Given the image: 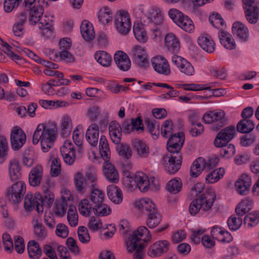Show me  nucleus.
Instances as JSON below:
<instances>
[{
  "instance_id": "nucleus-48",
  "label": "nucleus",
  "mask_w": 259,
  "mask_h": 259,
  "mask_svg": "<svg viewBox=\"0 0 259 259\" xmlns=\"http://www.w3.org/2000/svg\"><path fill=\"white\" fill-rule=\"evenodd\" d=\"M182 182L179 178H174L170 180L166 185V189L171 194L178 193L182 189Z\"/></svg>"
},
{
  "instance_id": "nucleus-49",
  "label": "nucleus",
  "mask_w": 259,
  "mask_h": 259,
  "mask_svg": "<svg viewBox=\"0 0 259 259\" xmlns=\"http://www.w3.org/2000/svg\"><path fill=\"white\" fill-rule=\"evenodd\" d=\"M145 122L147 128L153 136L154 139H157L159 135V124L154 119L146 118Z\"/></svg>"
},
{
  "instance_id": "nucleus-53",
  "label": "nucleus",
  "mask_w": 259,
  "mask_h": 259,
  "mask_svg": "<svg viewBox=\"0 0 259 259\" xmlns=\"http://www.w3.org/2000/svg\"><path fill=\"white\" fill-rule=\"evenodd\" d=\"M98 18L102 24H106L110 22L112 19V13L110 9L108 7L101 9L99 13Z\"/></svg>"
},
{
  "instance_id": "nucleus-4",
  "label": "nucleus",
  "mask_w": 259,
  "mask_h": 259,
  "mask_svg": "<svg viewBox=\"0 0 259 259\" xmlns=\"http://www.w3.org/2000/svg\"><path fill=\"white\" fill-rule=\"evenodd\" d=\"M215 198L214 194L208 193L202 194L191 202L189 207L190 213L195 215L199 212L202 214L207 212L212 207Z\"/></svg>"
},
{
  "instance_id": "nucleus-61",
  "label": "nucleus",
  "mask_w": 259,
  "mask_h": 259,
  "mask_svg": "<svg viewBox=\"0 0 259 259\" xmlns=\"http://www.w3.org/2000/svg\"><path fill=\"white\" fill-rule=\"evenodd\" d=\"M33 224L34 232L36 236L40 239L44 238L47 235V232L42 224L39 223L37 220H34Z\"/></svg>"
},
{
  "instance_id": "nucleus-46",
  "label": "nucleus",
  "mask_w": 259,
  "mask_h": 259,
  "mask_svg": "<svg viewBox=\"0 0 259 259\" xmlns=\"http://www.w3.org/2000/svg\"><path fill=\"white\" fill-rule=\"evenodd\" d=\"M147 215L148 216L147 225L150 228L156 227L161 222V215L157 209L147 214Z\"/></svg>"
},
{
  "instance_id": "nucleus-23",
  "label": "nucleus",
  "mask_w": 259,
  "mask_h": 259,
  "mask_svg": "<svg viewBox=\"0 0 259 259\" xmlns=\"http://www.w3.org/2000/svg\"><path fill=\"white\" fill-rule=\"evenodd\" d=\"M135 207L139 212L147 214L156 209L155 203L149 198H141L135 201Z\"/></svg>"
},
{
  "instance_id": "nucleus-45",
  "label": "nucleus",
  "mask_w": 259,
  "mask_h": 259,
  "mask_svg": "<svg viewBox=\"0 0 259 259\" xmlns=\"http://www.w3.org/2000/svg\"><path fill=\"white\" fill-rule=\"evenodd\" d=\"M255 127L253 122L250 119H242L237 124V130L241 133H248Z\"/></svg>"
},
{
  "instance_id": "nucleus-8",
  "label": "nucleus",
  "mask_w": 259,
  "mask_h": 259,
  "mask_svg": "<svg viewBox=\"0 0 259 259\" xmlns=\"http://www.w3.org/2000/svg\"><path fill=\"white\" fill-rule=\"evenodd\" d=\"M236 135L235 128L233 125L228 126L222 130L214 140V145L217 147L226 146Z\"/></svg>"
},
{
  "instance_id": "nucleus-22",
  "label": "nucleus",
  "mask_w": 259,
  "mask_h": 259,
  "mask_svg": "<svg viewBox=\"0 0 259 259\" xmlns=\"http://www.w3.org/2000/svg\"><path fill=\"white\" fill-rule=\"evenodd\" d=\"M232 33L241 42H246L249 39V31L247 27L240 22H235L232 27Z\"/></svg>"
},
{
  "instance_id": "nucleus-2",
  "label": "nucleus",
  "mask_w": 259,
  "mask_h": 259,
  "mask_svg": "<svg viewBox=\"0 0 259 259\" xmlns=\"http://www.w3.org/2000/svg\"><path fill=\"white\" fill-rule=\"evenodd\" d=\"M57 137V128L52 127L45 123L39 124L34 132L32 143L34 145L40 143L43 152H47L53 146Z\"/></svg>"
},
{
  "instance_id": "nucleus-21",
  "label": "nucleus",
  "mask_w": 259,
  "mask_h": 259,
  "mask_svg": "<svg viewBox=\"0 0 259 259\" xmlns=\"http://www.w3.org/2000/svg\"><path fill=\"white\" fill-rule=\"evenodd\" d=\"M114 62L119 70L127 71L131 67V62L128 55L121 51H117L114 56Z\"/></svg>"
},
{
  "instance_id": "nucleus-14",
  "label": "nucleus",
  "mask_w": 259,
  "mask_h": 259,
  "mask_svg": "<svg viewBox=\"0 0 259 259\" xmlns=\"http://www.w3.org/2000/svg\"><path fill=\"white\" fill-rule=\"evenodd\" d=\"M171 62L181 73L188 76H192L195 74L193 66L185 58L178 55H174L171 58Z\"/></svg>"
},
{
  "instance_id": "nucleus-64",
  "label": "nucleus",
  "mask_w": 259,
  "mask_h": 259,
  "mask_svg": "<svg viewBox=\"0 0 259 259\" xmlns=\"http://www.w3.org/2000/svg\"><path fill=\"white\" fill-rule=\"evenodd\" d=\"M209 21L210 24L215 28L218 29L223 27L225 24V21L221 16L218 14H212L209 17Z\"/></svg>"
},
{
  "instance_id": "nucleus-5",
  "label": "nucleus",
  "mask_w": 259,
  "mask_h": 259,
  "mask_svg": "<svg viewBox=\"0 0 259 259\" xmlns=\"http://www.w3.org/2000/svg\"><path fill=\"white\" fill-rule=\"evenodd\" d=\"M202 120L205 123L211 124V129L214 131L220 130L227 121L226 113L221 109H215L204 113Z\"/></svg>"
},
{
  "instance_id": "nucleus-19",
  "label": "nucleus",
  "mask_w": 259,
  "mask_h": 259,
  "mask_svg": "<svg viewBox=\"0 0 259 259\" xmlns=\"http://www.w3.org/2000/svg\"><path fill=\"white\" fill-rule=\"evenodd\" d=\"M103 172L106 180L110 183L116 184L119 181V174L109 159L104 160Z\"/></svg>"
},
{
  "instance_id": "nucleus-43",
  "label": "nucleus",
  "mask_w": 259,
  "mask_h": 259,
  "mask_svg": "<svg viewBox=\"0 0 259 259\" xmlns=\"http://www.w3.org/2000/svg\"><path fill=\"white\" fill-rule=\"evenodd\" d=\"M94 204L89 199L84 198L80 200L78 204V211L80 214L88 217L93 210Z\"/></svg>"
},
{
  "instance_id": "nucleus-29",
  "label": "nucleus",
  "mask_w": 259,
  "mask_h": 259,
  "mask_svg": "<svg viewBox=\"0 0 259 259\" xmlns=\"http://www.w3.org/2000/svg\"><path fill=\"white\" fill-rule=\"evenodd\" d=\"M199 46L205 51L212 53L215 49V44L211 37L207 34H202L197 39Z\"/></svg>"
},
{
  "instance_id": "nucleus-33",
  "label": "nucleus",
  "mask_w": 259,
  "mask_h": 259,
  "mask_svg": "<svg viewBox=\"0 0 259 259\" xmlns=\"http://www.w3.org/2000/svg\"><path fill=\"white\" fill-rule=\"evenodd\" d=\"M109 198L114 203L119 204L122 201V194L120 189L115 185H109L107 189Z\"/></svg>"
},
{
  "instance_id": "nucleus-42",
  "label": "nucleus",
  "mask_w": 259,
  "mask_h": 259,
  "mask_svg": "<svg viewBox=\"0 0 259 259\" xmlns=\"http://www.w3.org/2000/svg\"><path fill=\"white\" fill-rule=\"evenodd\" d=\"M134 35L137 40L141 43H145L148 40L146 31L141 23L134 24L133 26Z\"/></svg>"
},
{
  "instance_id": "nucleus-7",
  "label": "nucleus",
  "mask_w": 259,
  "mask_h": 259,
  "mask_svg": "<svg viewBox=\"0 0 259 259\" xmlns=\"http://www.w3.org/2000/svg\"><path fill=\"white\" fill-rule=\"evenodd\" d=\"M24 207L27 211L35 209L38 213L43 212V201L42 196L39 193L26 194L24 202Z\"/></svg>"
},
{
  "instance_id": "nucleus-1",
  "label": "nucleus",
  "mask_w": 259,
  "mask_h": 259,
  "mask_svg": "<svg viewBox=\"0 0 259 259\" xmlns=\"http://www.w3.org/2000/svg\"><path fill=\"white\" fill-rule=\"evenodd\" d=\"M118 226L120 233L126 234L125 242L127 250L129 253H134L133 259H143L145 247L144 243L148 242L151 238L149 231L146 227L141 226L126 236V233L129 230V223L127 221H121Z\"/></svg>"
},
{
  "instance_id": "nucleus-56",
  "label": "nucleus",
  "mask_w": 259,
  "mask_h": 259,
  "mask_svg": "<svg viewBox=\"0 0 259 259\" xmlns=\"http://www.w3.org/2000/svg\"><path fill=\"white\" fill-rule=\"evenodd\" d=\"M178 26L184 31L189 33L193 32L195 28L193 21L186 15H185Z\"/></svg>"
},
{
  "instance_id": "nucleus-9",
  "label": "nucleus",
  "mask_w": 259,
  "mask_h": 259,
  "mask_svg": "<svg viewBox=\"0 0 259 259\" xmlns=\"http://www.w3.org/2000/svg\"><path fill=\"white\" fill-rule=\"evenodd\" d=\"M242 1L247 20L250 23H256L259 16V4L255 2V0Z\"/></svg>"
},
{
  "instance_id": "nucleus-37",
  "label": "nucleus",
  "mask_w": 259,
  "mask_h": 259,
  "mask_svg": "<svg viewBox=\"0 0 259 259\" xmlns=\"http://www.w3.org/2000/svg\"><path fill=\"white\" fill-rule=\"evenodd\" d=\"M165 44L167 49L173 52H177L180 48V44L176 35L172 33H168L165 37Z\"/></svg>"
},
{
  "instance_id": "nucleus-15",
  "label": "nucleus",
  "mask_w": 259,
  "mask_h": 259,
  "mask_svg": "<svg viewBox=\"0 0 259 259\" xmlns=\"http://www.w3.org/2000/svg\"><path fill=\"white\" fill-rule=\"evenodd\" d=\"M151 61L154 70L157 73L164 75L170 74V66L165 58L161 56H156L153 57Z\"/></svg>"
},
{
  "instance_id": "nucleus-27",
  "label": "nucleus",
  "mask_w": 259,
  "mask_h": 259,
  "mask_svg": "<svg viewBox=\"0 0 259 259\" xmlns=\"http://www.w3.org/2000/svg\"><path fill=\"white\" fill-rule=\"evenodd\" d=\"M251 184V179L248 175L243 174L235 183L236 191L240 195L245 194L249 190Z\"/></svg>"
},
{
  "instance_id": "nucleus-41",
  "label": "nucleus",
  "mask_w": 259,
  "mask_h": 259,
  "mask_svg": "<svg viewBox=\"0 0 259 259\" xmlns=\"http://www.w3.org/2000/svg\"><path fill=\"white\" fill-rule=\"evenodd\" d=\"M99 151L101 156L104 160L110 159V150L107 140L105 136L102 135L99 141Z\"/></svg>"
},
{
  "instance_id": "nucleus-40",
  "label": "nucleus",
  "mask_w": 259,
  "mask_h": 259,
  "mask_svg": "<svg viewBox=\"0 0 259 259\" xmlns=\"http://www.w3.org/2000/svg\"><path fill=\"white\" fill-rule=\"evenodd\" d=\"M225 172V169L222 167L212 170L206 175L205 181L208 184L215 183L224 177Z\"/></svg>"
},
{
  "instance_id": "nucleus-18",
  "label": "nucleus",
  "mask_w": 259,
  "mask_h": 259,
  "mask_svg": "<svg viewBox=\"0 0 259 259\" xmlns=\"http://www.w3.org/2000/svg\"><path fill=\"white\" fill-rule=\"evenodd\" d=\"M60 152L65 163L68 165H72L76 158L74 146L69 141H66L60 148Z\"/></svg>"
},
{
  "instance_id": "nucleus-51",
  "label": "nucleus",
  "mask_w": 259,
  "mask_h": 259,
  "mask_svg": "<svg viewBox=\"0 0 259 259\" xmlns=\"http://www.w3.org/2000/svg\"><path fill=\"white\" fill-rule=\"evenodd\" d=\"M90 200L92 203L95 205L103 202L104 199V194L102 190L96 188H92L90 191Z\"/></svg>"
},
{
  "instance_id": "nucleus-16",
  "label": "nucleus",
  "mask_w": 259,
  "mask_h": 259,
  "mask_svg": "<svg viewBox=\"0 0 259 259\" xmlns=\"http://www.w3.org/2000/svg\"><path fill=\"white\" fill-rule=\"evenodd\" d=\"M170 243L167 240H160L152 244L148 250V255L153 258L161 256L169 248Z\"/></svg>"
},
{
  "instance_id": "nucleus-62",
  "label": "nucleus",
  "mask_w": 259,
  "mask_h": 259,
  "mask_svg": "<svg viewBox=\"0 0 259 259\" xmlns=\"http://www.w3.org/2000/svg\"><path fill=\"white\" fill-rule=\"evenodd\" d=\"M51 161V171L54 177L58 176L61 172V161L58 157H53Z\"/></svg>"
},
{
  "instance_id": "nucleus-55",
  "label": "nucleus",
  "mask_w": 259,
  "mask_h": 259,
  "mask_svg": "<svg viewBox=\"0 0 259 259\" xmlns=\"http://www.w3.org/2000/svg\"><path fill=\"white\" fill-rule=\"evenodd\" d=\"M259 222V212L254 211L247 214L244 219V224L248 227L256 226Z\"/></svg>"
},
{
  "instance_id": "nucleus-28",
  "label": "nucleus",
  "mask_w": 259,
  "mask_h": 259,
  "mask_svg": "<svg viewBox=\"0 0 259 259\" xmlns=\"http://www.w3.org/2000/svg\"><path fill=\"white\" fill-rule=\"evenodd\" d=\"M109 133L112 141L115 144L120 142L122 136L121 127L116 121H112L109 123Z\"/></svg>"
},
{
  "instance_id": "nucleus-32",
  "label": "nucleus",
  "mask_w": 259,
  "mask_h": 259,
  "mask_svg": "<svg viewBox=\"0 0 259 259\" xmlns=\"http://www.w3.org/2000/svg\"><path fill=\"white\" fill-rule=\"evenodd\" d=\"M205 164V159L202 157H199L195 160L190 167L191 176L193 178H196L199 176L203 170L206 169Z\"/></svg>"
},
{
  "instance_id": "nucleus-11",
  "label": "nucleus",
  "mask_w": 259,
  "mask_h": 259,
  "mask_svg": "<svg viewBox=\"0 0 259 259\" xmlns=\"http://www.w3.org/2000/svg\"><path fill=\"white\" fill-rule=\"evenodd\" d=\"M181 154H170L163 157L165 170L170 174H174L180 168L182 164Z\"/></svg>"
},
{
  "instance_id": "nucleus-34",
  "label": "nucleus",
  "mask_w": 259,
  "mask_h": 259,
  "mask_svg": "<svg viewBox=\"0 0 259 259\" xmlns=\"http://www.w3.org/2000/svg\"><path fill=\"white\" fill-rule=\"evenodd\" d=\"M80 32L83 38L87 41L93 39L95 37L93 26L87 20L82 22L80 25Z\"/></svg>"
},
{
  "instance_id": "nucleus-36",
  "label": "nucleus",
  "mask_w": 259,
  "mask_h": 259,
  "mask_svg": "<svg viewBox=\"0 0 259 259\" xmlns=\"http://www.w3.org/2000/svg\"><path fill=\"white\" fill-rule=\"evenodd\" d=\"M133 147L138 155L142 158L147 157L150 153L149 146L144 142L140 140H135Z\"/></svg>"
},
{
  "instance_id": "nucleus-59",
  "label": "nucleus",
  "mask_w": 259,
  "mask_h": 259,
  "mask_svg": "<svg viewBox=\"0 0 259 259\" xmlns=\"http://www.w3.org/2000/svg\"><path fill=\"white\" fill-rule=\"evenodd\" d=\"M242 219L240 217L231 215L227 221V224L231 231H235L239 229L242 225Z\"/></svg>"
},
{
  "instance_id": "nucleus-6",
  "label": "nucleus",
  "mask_w": 259,
  "mask_h": 259,
  "mask_svg": "<svg viewBox=\"0 0 259 259\" xmlns=\"http://www.w3.org/2000/svg\"><path fill=\"white\" fill-rule=\"evenodd\" d=\"M115 27L122 34H126L131 30L132 23L130 15L127 11H120L114 20Z\"/></svg>"
},
{
  "instance_id": "nucleus-26",
  "label": "nucleus",
  "mask_w": 259,
  "mask_h": 259,
  "mask_svg": "<svg viewBox=\"0 0 259 259\" xmlns=\"http://www.w3.org/2000/svg\"><path fill=\"white\" fill-rule=\"evenodd\" d=\"M43 167L37 164L32 167L29 174V183L31 186L36 187L40 185L42 176Z\"/></svg>"
},
{
  "instance_id": "nucleus-30",
  "label": "nucleus",
  "mask_w": 259,
  "mask_h": 259,
  "mask_svg": "<svg viewBox=\"0 0 259 259\" xmlns=\"http://www.w3.org/2000/svg\"><path fill=\"white\" fill-rule=\"evenodd\" d=\"M9 174L10 179L12 181H16L21 177V166L19 161L16 158L10 160L9 164Z\"/></svg>"
},
{
  "instance_id": "nucleus-58",
  "label": "nucleus",
  "mask_w": 259,
  "mask_h": 259,
  "mask_svg": "<svg viewBox=\"0 0 259 259\" xmlns=\"http://www.w3.org/2000/svg\"><path fill=\"white\" fill-rule=\"evenodd\" d=\"M155 86L161 88H164L169 90V91L165 94L162 95L164 99H167L170 98L177 97L180 93L179 91L175 90L173 87L164 83H158L154 84Z\"/></svg>"
},
{
  "instance_id": "nucleus-60",
  "label": "nucleus",
  "mask_w": 259,
  "mask_h": 259,
  "mask_svg": "<svg viewBox=\"0 0 259 259\" xmlns=\"http://www.w3.org/2000/svg\"><path fill=\"white\" fill-rule=\"evenodd\" d=\"M174 132L173 124L171 120H165L161 128V134L164 138H167L168 136H171Z\"/></svg>"
},
{
  "instance_id": "nucleus-31",
  "label": "nucleus",
  "mask_w": 259,
  "mask_h": 259,
  "mask_svg": "<svg viewBox=\"0 0 259 259\" xmlns=\"http://www.w3.org/2000/svg\"><path fill=\"white\" fill-rule=\"evenodd\" d=\"M221 44L227 49L233 50L236 47V44L231 35L227 31L221 30L218 33Z\"/></svg>"
},
{
  "instance_id": "nucleus-3",
  "label": "nucleus",
  "mask_w": 259,
  "mask_h": 259,
  "mask_svg": "<svg viewBox=\"0 0 259 259\" xmlns=\"http://www.w3.org/2000/svg\"><path fill=\"white\" fill-rule=\"evenodd\" d=\"M73 183L77 193L83 195L90 191L97 183V175L96 170L90 168L84 176L81 171H78L73 176Z\"/></svg>"
},
{
  "instance_id": "nucleus-24",
  "label": "nucleus",
  "mask_w": 259,
  "mask_h": 259,
  "mask_svg": "<svg viewBox=\"0 0 259 259\" xmlns=\"http://www.w3.org/2000/svg\"><path fill=\"white\" fill-rule=\"evenodd\" d=\"M85 139L91 146H97L99 139V127L97 123H92L88 127L85 133Z\"/></svg>"
},
{
  "instance_id": "nucleus-25",
  "label": "nucleus",
  "mask_w": 259,
  "mask_h": 259,
  "mask_svg": "<svg viewBox=\"0 0 259 259\" xmlns=\"http://www.w3.org/2000/svg\"><path fill=\"white\" fill-rule=\"evenodd\" d=\"M211 235L213 238L223 243H229L233 240V237L229 232L218 226L212 227Z\"/></svg>"
},
{
  "instance_id": "nucleus-52",
  "label": "nucleus",
  "mask_w": 259,
  "mask_h": 259,
  "mask_svg": "<svg viewBox=\"0 0 259 259\" xmlns=\"http://www.w3.org/2000/svg\"><path fill=\"white\" fill-rule=\"evenodd\" d=\"M67 221L69 225L72 227H74L78 225V214L76 207L73 205H70L68 207Z\"/></svg>"
},
{
  "instance_id": "nucleus-35",
  "label": "nucleus",
  "mask_w": 259,
  "mask_h": 259,
  "mask_svg": "<svg viewBox=\"0 0 259 259\" xmlns=\"http://www.w3.org/2000/svg\"><path fill=\"white\" fill-rule=\"evenodd\" d=\"M149 22L156 25H160L162 23L163 17L161 10L156 7H151L147 14Z\"/></svg>"
},
{
  "instance_id": "nucleus-57",
  "label": "nucleus",
  "mask_w": 259,
  "mask_h": 259,
  "mask_svg": "<svg viewBox=\"0 0 259 259\" xmlns=\"http://www.w3.org/2000/svg\"><path fill=\"white\" fill-rule=\"evenodd\" d=\"M72 128V123L71 118L67 116H63L61 119V128L62 134L65 136L69 135Z\"/></svg>"
},
{
  "instance_id": "nucleus-12",
  "label": "nucleus",
  "mask_w": 259,
  "mask_h": 259,
  "mask_svg": "<svg viewBox=\"0 0 259 259\" xmlns=\"http://www.w3.org/2000/svg\"><path fill=\"white\" fill-rule=\"evenodd\" d=\"M26 192V185L23 181H19L14 184L7 191L9 199L14 203L21 201Z\"/></svg>"
},
{
  "instance_id": "nucleus-20",
  "label": "nucleus",
  "mask_w": 259,
  "mask_h": 259,
  "mask_svg": "<svg viewBox=\"0 0 259 259\" xmlns=\"http://www.w3.org/2000/svg\"><path fill=\"white\" fill-rule=\"evenodd\" d=\"M133 55L136 63L141 68L149 66L147 55L144 49L139 46H135L132 49Z\"/></svg>"
},
{
  "instance_id": "nucleus-44",
  "label": "nucleus",
  "mask_w": 259,
  "mask_h": 259,
  "mask_svg": "<svg viewBox=\"0 0 259 259\" xmlns=\"http://www.w3.org/2000/svg\"><path fill=\"white\" fill-rule=\"evenodd\" d=\"M95 58L97 61L104 67H108L111 65L112 57L105 51L97 52L95 54Z\"/></svg>"
},
{
  "instance_id": "nucleus-50",
  "label": "nucleus",
  "mask_w": 259,
  "mask_h": 259,
  "mask_svg": "<svg viewBox=\"0 0 259 259\" xmlns=\"http://www.w3.org/2000/svg\"><path fill=\"white\" fill-rule=\"evenodd\" d=\"M93 211L98 217H104L109 215L111 212L110 207L103 202L94 205Z\"/></svg>"
},
{
  "instance_id": "nucleus-13",
  "label": "nucleus",
  "mask_w": 259,
  "mask_h": 259,
  "mask_svg": "<svg viewBox=\"0 0 259 259\" xmlns=\"http://www.w3.org/2000/svg\"><path fill=\"white\" fill-rule=\"evenodd\" d=\"M184 143V136L180 132L170 136L167 142V149L171 154H180V151Z\"/></svg>"
},
{
  "instance_id": "nucleus-10",
  "label": "nucleus",
  "mask_w": 259,
  "mask_h": 259,
  "mask_svg": "<svg viewBox=\"0 0 259 259\" xmlns=\"http://www.w3.org/2000/svg\"><path fill=\"white\" fill-rule=\"evenodd\" d=\"M26 136L24 132L19 126L13 127L11 131L10 143L14 151L20 149L25 144Z\"/></svg>"
},
{
  "instance_id": "nucleus-47",
  "label": "nucleus",
  "mask_w": 259,
  "mask_h": 259,
  "mask_svg": "<svg viewBox=\"0 0 259 259\" xmlns=\"http://www.w3.org/2000/svg\"><path fill=\"white\" fill-rule=\"evenodd\" d=\"M217 84V82H211L208 85L195 84V83H189V84H182L181 87L186 91H202V90H209L211 88L215 87V84Z\"/></svg>"
},
{
  "instance_id": "nucleus-38",
  "label": "nucleus",
  "mask_w": 259,
  "mask_h": 259,
  "mask_svg": "<svg viewBox=\"0 0 259 259\" xmlns=\"http://www.w3.org/2000/svg\"><path fill=\"white\" fill-rule=\"evenodd\" d=\"M253 201L249 198L242 200L235 208L236 213L239 216H243L249 212L252 207Z\"/></svg>"
},
{
  "instance_id": "nucleus-54",
  "label": "nucleus",
  "mask_w": 259,
  "mask_h": 259,
  "mask_svg": "<svg viewBox=\"0 0 259 259\" xmlns=\"http://www.w3.org/2000/svg\"><path fill=\"white\" fill-rule=\"evenodd\" d=\"M44 13V10L40 8H33L30 9L29 12L30 19L29 22L31 24H35L38 21L41 22V20H43L42 15Z\"/></svg>"
},
{
  "instance_id": "nucleus-63",
  "label": "nucleus",
  "mask_w": 259,
  "mask_h": 259,
  "mask_svg": "<svg viewBox=\"0 0 259 259\" xmlns=\"http://www.w3.org/2000/svg\"><path fill=\"white\" fill-rule=\"evenodd\" d=\"M77 235L79 240L83 244H87L90 241V236L87 228L80 226L78 228Z\"/></svg>"
},
{
  "instance_id": "nucleus-17",
  "label": "nucleus",
  "mask_w": 259,
  "mask_h": 259,
  "mask_svg": "<svg viewBox=\"0 0 259 259\" xmlns=\"http://www.w3.org/2000/svg\"><path fill=\"white\" fill-rule=\"evenodd\" d=\"M135 182L137 186L139 188V190L142 192L147 191L149 189H157L154 185V181L149 179L148 176L144 172L138 171L136 173L135 177Z\"/></svg>"
},
{
  "instance_id": "nucleus-39",
  "label": "nucleus",
  "mask_w": 259,
  "mask_h": 259,
  "mask_svg": "<svg viewBox=\"0 0 259 259\" xmlns=\"http://www.w3.org/2000/svg\"><path fill=\"white\" fill-rule=\"evenodd\" d=\"M27 250L31 259H39L42 253L39 244L34 240H31L28 242Z\"/></svg>"
}]
</instances>
